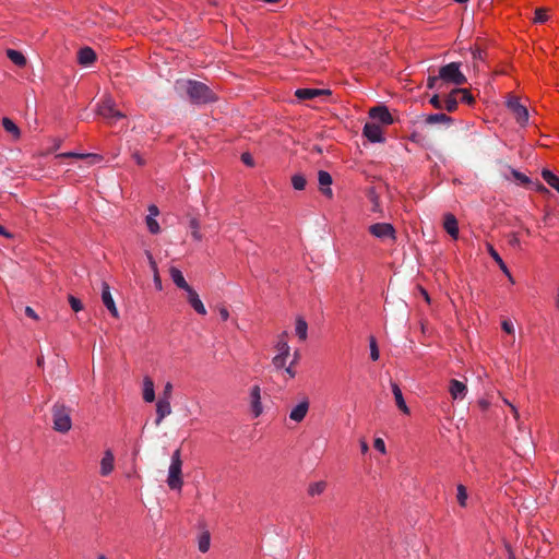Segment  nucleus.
Listing matches in <instances>:
<instances>
[{
  "label": "nucleus",
  "instance_id": "1",
  "mask_svg": "<svg viewBox=\"0 0 559 559\" xmlns=\"http://www.w3.org/2000/svg\"><path fill=\"white\" fill-rule=\"evenodd\" d=\"M176 88L180 93H185L189 100L195 105H205L217 99L215 93L207 85L199 81H177Z\"/></svg>",
  "mask_w": 559,
  "mask_h": 559
},
{
  "label": "nucleus",
  "instance_id": "2",
  "mask_svg": "<svg viewBox=\"0 0 559 559\" xmlns=\"http://www.w3.org/2000/svg\"><path fill=\"white\" fill-rule=\"evenodd\" d=\"M167 485L171 490H181L183 486L181 451L177 449L171 455L168 468Z\"/></svg>",
  "mask_w": 559,
  "mask_h": 559
},
{
  "label": "nucleus",
  "instance_id": "3",
  "mask_svg": "<svg viewBox=\"0 0 559 559\" xmlns=\"http://www.w3.org/2000/svg\"><path fill=\"white\" fill-rule=\"evenodd\" d=\"M53 429L58 432L66 433L72 427L71 409L63 403L57 402L51 408Z\"/></svg>",
  "mask_w": 559,
  "mask_h": 559
},
{
  "label": "nucleus",
  "instance_id": "4",
  "mask_svg": "<svg viewBox=\"0 0 559 559\" xmlns=\"http://www.w3.org/2000/svg\"><path fill=\"white\" fill-rule=\"evenodd\" d=\"M439 78L447 83L463 85L466 83V76L460 70V63L451 62L439 69Z\"/></svg>",
  "mask_w": 559,
  "mask_h": 559
},
{
  "label": "nucleus",
  "instance_id": "5",
  "mask_svg": "<svg viewBox=\"0 0 559 559\" xmlns=\"http://www.w3.org/2000/svg\"><path fill=\"white\" fill-rule=\"evenodd\" d=\"M97 112L109 123H112L118 119L124 118V115L118 109H116L115 102L111 97H106L103 100V103L98 106Z\"/></svg>",
  "mask_w": 559,
  "mask_h": 559
},
{
  "label": "nucleus",
  "instance_id": "6",
  "mask_svg": "<svg viewBox=\"0 0 559 559\" xmlns=\"http://www.w3.org/2000/svg\"><path fill=\"white\" fill-rule=\"evenodd\" d=\"M507 106L520 124L523 126L528 121L527 108L523 106L516 97H511L507 102Z\"/></svg>",
  "mask_w": 559,
  "mask_h": 559
},
{
  "label": "nucleus",
  "instance_id": "7",
  "mask_svg": "<svg viewBox=\"0 0 559 559\" xmlns=\"http://www.w3.org/2000/svg\"><path fill=\"white\" fill-rule=\"evenodd\" d=\"M369 233L380 239L390 238L395 240V229L389 223H377L369 226Z\"/></svg>",
  "mask_w": 559,
  "mask_h": 559
},
{
  "label": "nucleus",
  "instance_id": "8",
  "mask_svg": "<svg viewBox=\"0 0 559 559\" xmlns=\"http://www.w3.org/2000/svg\"><path fill=\"white\" fill-rule=\"evenodd\" d=\"M369 116L373 120H377L386 126L393 123V117L386 106H376L370 108Z\"/></svg>",
  "mask_w": 559,
  "mask_h": 559
},
{
  "label": "nucleus",
  "instance_id": "9",
  "mask_svg": "<svg viewBox=\"0 0 559 559\" xmlns=\"http://www.w3.org/2000/svg\"><path fill=\"white\" fill-rule=\"evenodd\" d=\"M102 301L105 305V307L109 310L112 317H119L118 309L110 293V287L106 282H102Z\"/></svg>",
  "mask_w": 559,
  "mask_h": 559
},
{
  "label": "nucleus",
  "instance_id": "10",
  "mask_svg": "<svg viewBox=\"0 0 559 559\" xmlns=\"http://www.w3.org/2000/svg\"><path fill=\"white\" fill-rule=\"evenodd\" d=\"M362 133L370 142L381 143L384 141L382 128L373 122H367L364 127Z\"/></svg>",
  "mask_w": 559,
  "mask_h": 559
},
{
  "label": "nucleus",
  "instance_id": "11",
  "mask_svg": "<svg viewBox=\"0 0 559 559\" xmlns=\"http://www.w3.org/2000/svg\"><path fill=\"white\" fill-rule=\"evenodd\" d=\"M323 95H331V91L326 88H298L295 92V96L300 100L312 99Z\"/></svg>",
  "mask_w": 559,
  "mask_h": 559
},
{
  "label": "nucleus",
  "instance_id": "12",
  "mask_svg": "<svg viewBox=\"0 0 559 559\" xmlns=\"http://www.w3.org/2000/svg\"><path fill=\"white\" fill-rule=\"evenodd\" d=\"M250 405L254 417H259L263 411L261 404V389L259 385L252 386L250 391Z\"/></svg>",
  "mask_w": 559,
  "mask_h": 559
},
{
  "label": "nucleus",
  "instance_id": "13",
  "mask_svg": "<svg viewBox=\"0 0 559 559\" xmlns=\"http://www.w3.org/2000/svg\"><path fill=\"white\" fill-rule=\"evenodd\" d=\"M318 181L322 194L328 198H332L333 192L332 189L330 188V186L332 185V176L325 170H320L318 173Z\"/></svg>",
  "mask_w": 559,
  "mask_h": 559
},
{
  "label": "nucleus",
  "instance_id": "14",
  "mask_svg": "<svg viewBox=\"0 0 559 559\" xmlns=\"http://www.w3.org/2000/svg\"><path fill=\"white\" fill-rule=\"evenodd\" d=\"M186 293H187L188 302L195 310V312H198L199 314L205 316L206 309H205L203 302L201 301V299L199 298L198 293L192 287H190L188 290H186Z\"/></svg>",
  "mask_w": 559,
  "mask_h": 559
},
{
  "label": "nucleus",
  "instance_id": "15",
  "mask_svg": "<svg viewBox=\"0 0 559 559\" xmlns=\"http://www.w3.org/2000/svg\"><path fill=\"white\" fill-rule=\"evenodd\" d=\"M308 411H309V401L307 399H305L304 401H301L298 405H296L292 409V412L289 414V418L296 423H300L306 417Z\"/></svg>",
  "mask_w": 559,
  "mask_h": 559
},
{
  "label": "nucleus",
  "instance_id": "16",
  "mask_svg": "<svg viewBox=\"0 0 559 559\" xmlns=\"http://www.w3.org/2000/svg\"><path fill=\"white\" fill-rule=\"evenodd\" d=\"M171 414V405H170V401H166V400H160L158 399L157 403H156V419H155V425L156 426H159L160 423L163 421V419L170 415Z\"/></svg>",
  "mask_w": 559,
  "mask_h": 559
},
{
  "label": "nucleus",
  "instance_id": "17",
  "mask_svg": "<svg viewBox=\"0 0 559 559\" xmlns=\"http://www.w3.org/2000/svg\"><path fill=\"white\" fill-rule=\"evenodd\" d=\"M449 392L453 400H462L466 395L467 388L463 382L452 379L450 381Z\"/></svg>",
  "mask_w": 559,
  "mask_h": 559
},
{
  "label": "nucleus",
  "instance_id": "18",
  "mask_svg": "<svg viewBox=\"0 0 559 559\" xmlns=\"http://www.w3.org/2000/svg\"><path fill=\"white\" fill-rule=\"evenodd\" d=\"M391 389H392V393L394 395V400H395V403H396V406L399 407V409L406 415L409 414V408L405 403L402 390L400 389L399 384L391 381Z\"/></svg>",
  "mask_w": 559,
  "mask_h": 559
},
{
  "label": "nucleus",
  "instance_id": "19",
  "mask_svg": "<svg viewBox=\"0 0 559 559\" xmlns=\"http://www.w3.org/2000/svg\"><path fill=\"white\" fill-rule=\"evenodd\" d=\"M96 60L95 51L90 47H83L78 52V61L81 66H90Z\"/></svg>",
  "mask_w": 559,
  "mask_h": 559
},
{
  "label": "nucleus",
  "instance_id": "20",
  "mask_svg": "<svg viewBox=\"0 0 559 559\" xmlns=\"http://www.w3.org/2000/svg\"><path fill=\"white\" fill-rule=\"evenodd\" d=\"M443 227L447 233L454 239L459 237V226L455 216L451 213L444 215Z\"/></svg>",
  "mask_w": 559,
  "mask_h": 559
},
{
  "label": "nucleus",
  "instance_id": "21",
  "mask_svg": "<svg viewBox=\"0 0 559 559\" xmlns=\"http://www.w3.org/2000/svg\"><path fill=\"white\" fill-rule=\"evenodd\" d=\"M169 275L171 281L178 288L183 289L186 292L191 287L185 280L183 274L179 269L171 266L169 269Z\"/></svg>",
  "mask_w": 559,
  "mask_h": 559
},
{
  "label": "nucleus",
  "instance_id": "22",
  "mask_svg": "<svg viewBox=\"0 0 559 559\" xmlns=\"http://www.w3.org/2000/svg\"><path fill=\"white\" fill-rule=\"evenodd\" d=\"M114 454L110 450L105 451L104 456L100 461V474L103 476L109 475L114 469Z\"/></svg>",
  "mask_w": 559,
  "mask_h": 559
},
{
  "label": "nucleus",
  "instance_id": "23",
  "mask_svg": "<svg viewBox=\"0 0 559 559\" xmlns=\"http://www.w3.org/2000/svg\"><path fill=\"white\" fill-rule=\"evenodd\" d=\"M143 400L147 403L155 400L154 382L150 377L143 379Z\"/></svg>",
  "mask_w": 559,
  "mask_h": 559
},
{
  "label": "nucleus",
  "instance_id": "24",
  "mask_svg": "<svg viewBox=\"0 0 559 559\" xmlns=\"http://www.w3.org/2000/svg\"><path fill=\"white\" fill-rule=\"evenodd\" d=\"M425 122L427 124H435V123H444V124H450L452 123V118L445 114H432V115H428L425 119Z\"/></svg>",
  "mask_w": 559,
  "mask_h": 559
},
{
  "label": "nucleus",
  "instance_id": "25",
  "mask_svg": "<svg viewBox=\"0 0 559 559\" xmlns=\"http://www.w3.org/2000/svg\"><path fill=\"white\" fill-rule=\"evenodd\" d=\"M295 332L300 341L307 340L308 324L304 318L299 317L296 319Z\"/></svg>",
  "mask_w": 559,
  "mask_h": 559
},
{
  "label": "nucleus",
  "instance_id": "26",
  "mask_svg": "<svg viewBox=\"0 0 559 559\" xmlns=\"http://www.w3.org/2000/svg\"><path fill=\"white\" fill-rule=\"evenodd\" d=\"M487 249H488V252L490 254V257L497 262V264L499 265L500 270L507 275V276H510V271L509 269L507 267L506 263L503 262V260L501 259V257L499 255V253L495 250V248L491 246V245H487Z\"/></svg>",
  "mask_w": 559,
  "mask_h": 559
},
{
  "label": "nucleus",
  "instance_id": "27",
  "mask_svg": "<svg viewBox=\"0 0 559 559\" xmlns=\"http://www.w3.org/2000/svg\"><path fill=\"white\" fill-rule=\"evenodd\" d=\"M543 179L559 193V178L550 170L543 169Z\"/></svg>",
  "mask_w": 559,
  "mask_h": 559
},
{
  "label": "nucleus",
  "instance_id": "28",
  "mask_svg": "<svg viewBox=\"0 0 559 559\" xmlns=\"http://www.w3.org/2000/svg\"><path fill=\"white\" fill-rule=\"evenodd\" d=\"M2 127L7 132L11 133L15 140L21 136L19 127L10 118L2 119Z\"/></svg>",
  "mask_w": 559,
  "mask_h": 559
},
{
  "label": "nucleus",
  "instance_id": "29",
  "mask_svg": "<svg viewBox=\"0 0 559 559\" xmlns=\"http://www.w3.org/2000/svg\"><path fill=\"white\" fill-rule=\"evenodd\" d=\"M8 58L16 66L24 67L26 64V58L24 55L14 49L7 50Z\"/></svg>",
  "mask_w": 559,
  "mask_h": 559
},
{
  "label": "nucleus",
  "instance_id": "30",
  "mask_svg": "<svg viewBox=\"0 0 559 559\" xmlns=\"http://www.w3.org/2000/svg\"><path fill=\"white\" fill-rule=\"evenodd\" d=\"M457 98L456 93H454V90L447 96V98L443 102V108L449 111L453 112L457 109Z\"/></svg>",
  "mask_w": 559,
  "mask_h": 559
},
{
  "label": "nucleus",
  "instance_id": "31",
  "mask_svg": "<svg viewBox=\"0 0 559 559\" xmlns=\"http://www.w3.org/2000/svg\"><path fill=\"white\" fill-rule=\"evenodd\" d=\"M211 537L209 532H203L199 537V550L201 552H206L210 549Z\"/></svg>",
  "mask_w": 559,
  "mask_h": 559
},
{
  "label": "nucleus",
  "instance_id": "32",
  "mask_svg": "<svg viewBox=\"0 0 559 559\" xmlns=\"http://www.w3.org/2000/svg\"><path fill=\"white\" fill-rule=\"evenodd\" d=\"M56 157L57 158H63V157H67V158H79V159H84V158H87V157H94V158L100 159V156H98L96 154H81V153H75V152H68V153L58 154Z\"/></svg>",
  "mask_w": 559,
  "mask_h": 559
},
{
  "label": "nucleus",
  "instance_id": "33",
  "mask_svg": "<svg viewBox=\"0 0 559 559\" xmlns=\"http://www.w3.org/2000/svg\"><path fill=\"white\" fill-rule=\"evenodd\" d=\"M189 227L191 229L192 237L197 241H200L202 239V235H201V233L199 230L200 229V222L195 217H192L189 221Z\"/></svg>",
  "mask_w": 559,
  "mask_h": 559
},
{
  "label": "nucleus",
  "instance_id": "34",
  "mask_svg": "<svg viewBox=\"0 0 559 559\" xmlns=\"http://www.w3.org/2000/svg\"><path fill=\"white\" fill-rule=\"evenodd\" d=\"M456 499L461 507H466V501L468 498L466 487L462 484L457 485L456 487Z\"/></svg>",
  "mask_w": 559,
  "mask_h": 559
},
{
  "label": "nucleus",
  "instance_id": "35",
  "mask_svg": "<svg viewBox=\"0 0 559 559\" xmlns=\"http://www.w3.org/2000/svg\"><path fill=\"white\" fill-rule=\"evenodd\" d=\"M292 185L296 190H304L306 188L307 180L305 176L296 174L292 177Z\"/></svg>",
  "mask_w": 559,
  "mask_h": 559
},
{
  "label": "nucleus",
  "instance_id": "36",
  "mask_svg": "<svg viewBox=\"0 0 559 559\" xmlns=\"http://www.w3.org/2000/svg\"><path fill=\"white\" fill-rule=\"evenodd\" d=\"M325 487H326L325 481L313 483L309 486L308 493L310 496L321 495L324 491Z\"/></svg>",
  "mask_w": 559,
  "mask_h": 559
},
{
  "label": "nucleus",
  "instance_id": "37",
  "mask_svg": "<svg viewBox=\"0 0 559 559\" xmlns=\"http://www.w3.org/2000/svg\"><path fill=\"white\" fill-rule=\"evenodd\" d=\"M454 93H456V95H459V94L461 95V102L466 103L468 105L474 103V97L468 90L454 88Z\"/></svg>",
  "mask_w": 559,
  "mask_h": 559
},
{
  "label": "nucleus",
  "instance_id": "38",
  "mask_svg": "<svg viewBox=\"0 0 559 559\" xmlns=\"http://www.w3.org/2000/svg\"><path fill=\"white\" fill-rule=\"evenodd\" d=\"M276 349H277L278 354L289 355L290 348H289V345L287 344V342L285 341V333L278 340V342L276 344Z\"/></svg>",
  "mask_w": 559,
  "mask_h": 559
},
{
  "label": "nucleus",
  "instance_id": "39",
  "mask_svg": "<svg viewBox=\"0 0 559 559\" xmlns=\"http://www.w3.org/2000/svg\"><path fill=\"white\" fill-rule=\"evenodd\" d=\"M369 347H370V358L376 361L379 359V348L377 341L373 336L369 338Z\"/></svg>",
  "mask_w": 559,
  "mask_h": 559
},
{
  "label": "nucleus",
  "instance_id": "40",
  "mask_svg": "<svg viewBox=\"0 0 559 559\" xmlns=\"http://www.w3.org/2000/svg\"><path fill=\"white\" fill-rule=\"evenodd\" d=\"M146 225H147V228L148 230L152 233V234H158L160 228H159V225L157 223V221L155 219V217H153L152 215H147L146 216Z\"/></svg>",
  "mask_w": 559,
  "mask_h": 559
},
{
  "label": "nucleus",
  "instance_id": "41",
  "mask_svg": "<svg viewBox=\"0 0 559 559\" xmlns=\"http://www.w3.org/2000/svg\"><path fill=\"white\" fill-rule=\"evenodd\" d=\"M511 173L513 178L516 181H519L520 185L527 186L531 183V179L526 175L520 173L519 170L512 169Z\"/></svg>",
  "mask_w": 559,
  "mask_h": 559
},
{
  "label": "nucleus",
  "instance_id": "42",
  "mask_svg": "<svg viewBox=\"0 0 559 559\" xmlns=\"http://www.w3.org/2000/svg\"><path fill=\"white\" fill-rule=\"evenodd\" d=\"M548 20L547 10L544 8H537L535 10L534 22L535 23H544Z\"/></svg>",
  "mask_w": 559,
  "mask_h": 559
},
{
  "label": "nucleus",
  "instance_id": "43",
  "mask_svg": "<svg viewBox=\"0 0 559 559\" xmlns=\"http://www.w3.org/2000/svg\"><path fill=\"white\" fill-rule=\"evenodd\" d=\"M288 356L289 355L277 354L272 360L273 366L276 369H282L283 367H285Z\"/></svg>",
  "mask_w": 559,
  "mask_h": 559
},
{
  "label": "nucleus",
  "instance_id": "44",
  "mask_svg": "<svg viewBox=\"0 0 559 559\" xmlns=\"http://www.w3.org/2000/svg\"><path fill=\"white\" fill-rule=\"evenodd\" d=\"M68 300L73 311L79 312L83 309V305L79 298L69 295Z\"/></svg>",
  "mask_w": 559,
  "mask_h": 559
},
{
  "label": "nucleus",
  "instance_id": "45",
  "mask_svg": "<svg viewBox=\"0 0 559 559\" xmlns=\"http://www.w3.org/2000/svg\"><path fill=\"white\" fill-rule=\"evenodd\" d=\"M173 396V384L167 382L164 386L163 393L160 395V400L170 401Z\"/></svg>",
  "mask_w": 559,
  "mask_h": 559
},
{
  "label": "nucleus",
  "instance_id": "46",
  "mask_svg": "<svg viewBox=\"0 0 559 559\" xmlns=\"http://www.w3.org/2000/svg\"><path fill=\"white\" fill-rule=\"evenodd\" d=\"M429 103L436 108V109H443V102L440 99L439 95L435 94Z\"/></svg>",
  "mask_w": 559,
  "mask_h": 559
},
{
  "label": "nucleus",
  "instance_id": "47",
  "mask_svg": "<svg viewBox=\"0 0 559 559\" xmlns=\"http://www.w3.org/2000/svg\"><path fill=\"white\" fill-rule=\"evenodd\" d=\"M472 55L474 60H483L485 57V51L481 48L476 47L472 50Z\"/></svg>",
  "mask_w": 559,
  "mask_h": 559
},
{
  "label": "nucleus",
  "instance_id": "48",
  "mask_svg": "<svg viewBox=\"0 0 559 559\" xmlns=\"http://www.w3.org/2000/svg\"><path fill=\"white\" fill-rule=\"evenodd\" d=\"M373 447L376 450L380 451L381 453H385V443L381 438H377L374 440Z\"/></svg>",
  "mask_w": 559,
  "mask_h": 559
},
{
  "label": "nucleus",
  "instance_id": "49",
  "mask_svg": "<svg viewBox=\"0 0 559 559\" xmlns=\"http://www.w3.org/2000/svg\"><path fill=\"white\" fill-rule=\"evenodd\" d=\"M439 80H441V78L438 76H429L428 80H427V86L428 88H435L437 87V83L439 82ZM440 86H438V88H440Z\"/></svg>",
  "mask_w": 559,
  "mask_h": 559
},
{
  "label": "nucleus",
  "instance_id": "50",
  "mask_svg": "<svg viewBox=\"0 0 559 559\" xmlns=\"http://www.w3.org/2000/svg\"><path fill=\"white\" fill-rule=\"evenodd\" d=\"M241 160H242V163H243V164H246L247 166L252 167V166L254 165V163H253V157H252V156H251V154H249V153H243V154L241 155Z\"/></svg>",
  "mask_w": 559,
  "mask_h": 559
},
{
  "label": "nucleus",
  "instance_id": "51",
  "mask_svg": "<svg viewBox=\"0 0 559 559\" xmlns=\"http://www.w3.org/2000/svg\"><path fill=\"white\" fill-rule=\"evenodd\" d=\"M146 257H147V260H148V263H150V266H151V270H152L153 274L155 272H158L157 264H156L153 255L148 251L146 252Z\"/></svg>",
  "mask_w": 559,
  "mask_h": 559
},
{
  "label": "nucleus",
  "instance_id": "52",
  "mask_svg": "<svg viewBox=\"0 0 559 559\" xmlns=\"http://www.w3.org/2000/svg\"><path fill=\"white\" fill-rule=\"evenodd\" d=\"M132 158L139 166H144L146 164L145 159L136 151L132 153Z\"/></svg>",
  "mask_w": 559,
  "mask_h": 559
},
{
  "label": "nucleus",
  "instance_id": "53",
  "mask_svg": "<svg viewBox=\"0 0 559 559\" xmlns=\"http://www.w3.org/2000/svg\"><path fill=\"white\" fill-rule=\"evenodd\" d=\"M502 330H503L504 332L509 333V334L513 333L514 328H513L512 322L504 320V321L502 322Z\"/></svg>",
  "mask_w": 559,
  "mask_h": 559
},
{
  "label": "nucleus",
  "instance_id": "54",
  "mask_svg": "<svg viewBox=\"0 0 559 559\" xmlns=\"http://www.w3.org/2000/svg\"><path fill=\"white\" fill-rule=\"evenodd\" d=\"M153 281H154V285L155 287L158 289V290H162L163 286H162V280H160V276H159V273L158 272H155L153 274Z\"/></svg>",
  "mask_w": 559,
  "mask_h": 559
},
{
  "label": "nucleus",
  "instance_id": "55",
  "mask_svg": "<svg viewBox=\"0 0 559 559\" xmlns=\"http://www.w3.org/2000/svg\"><path fill=\"white\" fill-rule=\"evenodd\" d=\"M25 314L34 320H38V316L36 314L35 310L32 307L25 308Z\"/></svg>",
  "mask_w": 559,
  "mask_h": 559
},
{
  "label": "nucleus",
  "instance_id": "56",
  "mask_svg": "<svg viewBox=\"0 0 559 559\" xmlns=\"http://www.w3.org/2000/svg\"><path fill=\"white\" fill-rule=\"evenodd\" d=\"M219 316L223 321H226L229 318V312L225 307L219 308Z\"/></svg>",
  "mask_w": 559,
  "mask_h": 559
},
{
  "label": "nucleus",
  "instance_id": "57",
  "mask_svg": "<svg viewBox=\"0 0 559 559\" xmlns=\"http://www.w3.org/2000/svg\"><path fill=\"white\" fill-rule=\"evenodd\" d=\"M150 215L153 217L157 216L159 214L158 207L156 205H150L148 207Z\"/></svg>",
  "mask_w": 559,
  "mask_h": 559
},
{
  "label": "nucleus",
  "instance_id": "58",
  "mask_svg": "<svg viewBox=\"0 0 559 559\" xmlns=\"http://www.w3.org/2000/svg\"><path fill=\"white\" fill-rule=\"evenodd\" d=\"M0 235L5 238H12L13 235L9 233L1 224H0Z\"/></svg>",
  "mask_w": 559,
  "mask_h": 559
},
{
  "label": "nucleus",
  "instance_id": "59",
  "mask_svg": "<svg viewBox=\"0 0 559 559\" xmlns=\"http://www.w3.org/2000/svg\"><path fill=\"white\" fill-rule=\"evenodd\" d=\"M510 243L512 246H519L520 245V240L518 238V236L515 234H512L511 235V238H510Z\"/></svg>",
  "mask_w": 559,
  "mask_h": 559
},
{
  "label": "nucleus",
  "instance_id": "60",
  "mask_svg": "<svg viewBox=\"0 0 559 559\" xmlns=\"http://www.w3.org/2000/svg\"><path fill=\"white\" fill-rule=\"evenodd\" d=\"M419 292H420V295L425 298V300L427 302H430V297H429L427 290L423 287H419Z\"/></svg>",
  "mask_w": 559,
  "mask_h": 559
},
{
  "label": "nucleus",
  "instance_id": "61",
  "mask_svg": "<svg viewBox=\"0 0 559 559\" xmlns=\"http://www.w3.org/2000/svg\"><path fill=\"white\" fill-rule=\"evenodd\" d=\"M285 372L290 377L294 378L296 376L295 370L293 369L292 365L285 368Z\"/></svg>",
  "mask_w": 559,
  "mask_h": 559
},
{
  "label": "nucleus",
  "instance_id": "62",
  "mask_svg": "<svg viewBox=\"0 0 559 559\" xmlns=\"http://www.w3.org/2000/svg\"><path fill=\"white\" fill-rule=\"evenodd\" d=\"M504 403L508 404L511 407V411H512L514 417L518 418L519 417V413H518V409L515 408V406L512 405L511 403H509L507 400H504Z\"/></svg>",
  "mask_w": 559,
  "mask_h": 559
},
{
  "label": "nucleus",
  "instance_id": "63",
  "mask_svg": "<svg viewBox=\"0 0 559 559\" xmlns=\"http://www.w3.org/2000/svg\"><path fill=\"white\" fill-rule=\"evenodd\" d=\"M360 449H361V452H362L364 454H365V453H367V452H368V450H369V445H368V443H367L366 441H361V442H360Z\"/></svg>",
  "mask_w": 559,
  "mask_h": 559
},
{
  "label": "nucleus",
  "instance_id": "64",
  "mask_svg": "<svg viewBox=\"0 0 559 559\" xmlns=\"http://www.w3.org/2000/svg\"><path fill=\"white\" fill-rule=\"evenodd\" d=\"M370 199H371V201H372V202H373V204H374V205H373V211H377V210H378V203H377V197H376V194H374V193H371Z\"/></svg>",
  "mask_w": 559,
  "mask_h": 559
}]
</instances>
